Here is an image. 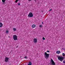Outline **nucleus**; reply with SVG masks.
Here are the masks:
<instances>
[{
    "label": "nucleus",
    "mask_w": 65,
    "mask_h": 65,
    "mask_svg": "<svg viewBox=\"0 0 65 65\" xmlns=\"http://www.w3.org/2000/svg\"><path fill=\"white\" fill-rule=\"evenodd\" d=\"M18 46H17V48H18Z\"/></svg>",
    "instance_id": "27"
},
{
    "label": "nucleus",
    "mask_w": 65,
    "mask_h": 65,
    "mask_svg": "<svg viewBox=\"0 0 65 65\" xmlns=\"http://www.w3.org/2000/svg\"><path fill=\"white\" fill-rule=\"evenodd\" d=\"M24 58H25V59H26V58H27V56H25Z\"/></svg>",
    "instance_id": "20"
},
{
    "label": "nucleus",
    "mask_w": 65,
    "mask_h": 65,
    "mask_svg": "<svg viewBox=\"0 0 65 65\" xmlns=\"http://www.w3.org/2000/svg\"><path fill=\"white\" fill-rule=\"evenodd\" d=\"M62 55H63V56H65V54L64 53H63Z\"/></svg>",
    "instance_id": "16"
},
{
    "label": "nucleus",
    "mask_w": 65,
    "mask_h": 65,
    "mask_svg": "<svg viewBox=\"0 0 65 65\" xmlns=\"http://www.w3.org/2000/svg\"><path fill=\"white\" fill-rule=\"evenodd\" d=\"M13 30H14V31H15L16 30V29L15 28H13Z\"/></svg>",
    "instance_id": "14"
},
{
    "label": "nucleus",
    "mask_w": 65,
    "mask_h": 65,
    "mask_svg": "<svg viewBox=\"0 0 65 65\" xmlns=\"http://www.w3.org/2000/svg\"><path fill=\"white\" fill-rule=\"evenodd\" d=\"M52 9H50L49 10V11H52Z\"/></svg>",
    "instance_id": "17"
},
{
    "label": "nucleus",
    "mask_w": 65,
    "mask_h": 65,
    "mask_svg": "<svg viewBox=\"0 0 65 65\" xmlns=\"http://www.w3.org/2000/svg\"><path fill=\"white\" fill-rule=\"evenodd\" d=\"M33 41L34 43H36V42H37V39L34 38L33 40Z\"/></svg>",
    "instance_id": "7"
},
{
    "label": "nucleus",
    "mask_w": 65,
    "mask_h": 65,
    "mask_svg": "<svg viewBox=\"0 0 65 65\" xmlns=\"http://www.w3.org/2000/svg\"><path fill=\"white\" fill-rule=\"evenodd\" d=\"M42 24H43V22H42Z\"/></svg>",
    "instance_id": "26"
},
{
    "label": "nucleus",
    "mask_w": 65,
    "mask_h": 65,
    "mask_svg": "<svg viewBox=\"0 0 65 65\" xmlns=\"http://www.w3.org/2000/svg\"><path fill=\"white\" fill-rule=\"evenodd\" d=\"M27 65H30L29 64H28Z\"/></svg>",
    "instance_id": "28"
},
{
    "label": "nucleus",
    "mask_w": 65,
    "mask_h": 65,
    "mask_svg": "<svg viewBox=\"0 0 65 65\" xmlns=\"http://www.w3.org/2000/svg\"><path fill=\"white\" fill-rule=\"evenodd\" d=\"M2 1L3 4H5V1H6V0H2Z\"/></svg>",
    "instance_id": "8"
},
{
    "label": "nucleus",
    "mask_w": 65,
    "mask_h": 65,
    "mask_svg": "<svg viewBox=\"0 0 65 65\" xmlns=\"http://www.w3.org/2000/svg\"><path fill=\"white\" fill-rule=\"evenodd\" d=\"M57 57L58 58V60L60 61L61 62H62V61H63V60H64V57L60 56H57Z\"/></svg>",
    "instance_id": "1"
},
{
    "label": "nucleus",
    "mask_w": 65,
    "mask_h": 65,
    "mask_svg": "<svg viewBox=\"0 0 65 65\" xmlns=\"http://www.w3.org/2000/svg\"><path fill=\"white\" fill-rule=\"evenodd\" d=\"M50 51H47L46 52V53H50Z\"/></svg>",
    "instance_id": "22"
},
{
    "label": "nucleus",
    "mask_w": 65,
    "mask_h": 65,
    "mask_svg": "<svg viewBox=\"0 0 65 65\" xmlns=\"http://www.w3.org/2000/svg\"><path fill=\"white\" fill-rule=\"evenodd\" d=\"M16 1H15V2H16V3H17L18 2V1H20V0H16Z\"/></svg>",
    "instance_id": "13"
},
{
    "label": "nucleus",
    "mask_w": 65,
    "mask_h": 65,
    "mask_svg": "<svg viewBox=\"0 0 65 65\" xmlns=\"http://www.w3.org/2000/svg\"><path fill=\"white\" fill-rule=\"evenodd\" d=\"M33 16V13L31 12H30L28 15V17L29 18H31Z\"/></svg>",
    "instance_id": "4"
},
{
    "label": "nucleus",
    "mask_w": 65,
    "mask_h": 65,
    "mask_svg": "<svg viewBox=\"0 0 65 65\" xmlns=\"http://www.w3.org/2000/svg\"><path fill=\"white\" fill-rule=\"evenodd\" d=\"M40 27H42V25H40L39 26Z\"/></svg>",
    "instance_id": "19"
},
{
    "label": "nucleus",
    "mask_w": 65,
    "mask_h": 65,
    "mask_svg": "<svg viewBox=\"0 0 65 65\" xmlns=\"http://www.w3.org/2000/svg\"><path fill=\"white\" fill-rule=\"evenodd\" d=\"M28 64H29V65H32V63H31V62H29Z\"/></svg>",
    "instance_id": "12"
},
{
    "label": "nucleus",
    "mask_w": 65,
    "mask_h": 65,
    "mask_svg": "<svg viewBox=\"0 0 65 65\" xmlns=\"http://www.w3.org/2000/svg\"><path fill=\"white\" fill-rule=\"evenodd\" d=\"M43 40H45V38H44V37H43Z\"/></svg>",
    "instance_id": "21"
},
{
    "label": "nucleus",
    "mask_w": 65,
    "mask_h": 65,
    "mask_svg": "<svg viewBox=\"0 0 65 65\" xmlns=\"http://www.w3.org/2000/svg\"><path fill=\"white\" fill-rule=\"evenodd\" d=\"M63 63H65V61H63Z\"/></svg>",
    "instance_id": "23"
},
{
    "label": "nucleus",
    "mask_w": 65,
    "mask_h": 65,
    "mask_svg": "<svg viewBox=\"0 0 65 65\" xmlns=\"http://www.w3.org/2000/svg\"><path fill=\"white\" fill-rule=\"evenodd\" d=\"M49 56H50V54H48L46 52L44 53V56L45 59H48L49 57Z\"/></svg>",
    "instance_id": "2"
},
{
    "label": "nucleus",
    "mask_w": 65,
    "mask_h": 65,
    "mask_svg": "<svg viewBox=\"0 0 65 65\" xmlns=\"http://www.w3.org/2000/svg\"><path fill=\"white\" fill-rule=\"evenodd\" d=\"M3 26V24H2V23H0V27H2Z\"/></svg>",
    "instance_id": "11"
},
{
    "label": "nucleus",
    "mask_w": 65,
    "mask_h": 65,
    "mask_svg": "<svg viewBox=\"0 0 65 65\" xmlns=\"http://www.w3.org/2000/svg\"><path fill=\"white\" fill-rule=\"evenodd\" d=\"M18 6H20V3H19L18 4Z\"/></svg>",
    "instance_id": "18"
},
{
    "label": "nucleus",
    "mask_w": 65,
    "mask_h": 65,
    "mask_svg": "<svg viewBox=\"0 0 65 65\" xmlns=\"http://www.w3.org/2000/svg\"><path fill=\"white\" fill-rule=\"evenodd\" d=\"M13 37L14 40H17L18 39V36L16 35H13Z\"/></svg>",
    "instance_id": "5"
},
{
    "label": "nucleus",
    "mask_w": 65,
    "mask_h": 65,
    "mask_svg": "<svg viewBox=\"0 0 65 65\" xmlns=\"http://www.w3.org/2000/svg\"><path fill=\"white\" fill-rule=\"evenodd\" d=\"M62 50H65V49L64 48H62Z\"/></svg>",
    "instance_id": "25"
},
{
    "label": "nucleus",
    "mask_w": 65,
    "mask_h": 65,
    "mask_svg": "<svg viewBox=\"0 0 65 65\" xmlns=\"http://www.w3.org/2000/svg\"><path fill=\"white\" fill-rule=\"evenodd\" d=\"M31 27L32 28H35L36 27V25L34 24H33L31 26Z\"/></svg>",
    "instance_id": "9"
},
{
    "label": "nucleus",
    "mask_w": 65,
    "mask_h": 65,
    "mask_svg": "<svg viewBox=\"0 0 65 65\" xmlns=\"http://www.w3.org/2000/svg\"><path fill=\"white\" fill-rule=\"evenodd\" d=\"M56 54H59L60 53V51H58L56 52Z\"/></svg>",
    "instance_id": "10"
},
{
    "label": "nucleus",
    "mask_w": 65,
    "mask_h": 65,
    "mask_svg": "<svg viewBox=\"0 0 65 65\" xmlns=\"http://www.w3.org/2000/svg\"><path fill=\"white\" fill-rule=\"evenodd\" d=\"M5 62L6 63L9 62V58L7 57H6L5 58Z\"/></svg>",
    "instance_id": "6"
},
{
    "label": "nucleus",
    "mask_w": 65,
    "mask_h": 65,
    "mask_svg": "<svg viewBox=\"0 0 65 65\" xmlns=\"http://www.w3.org/2000/svg\"><path fill=\"white\" fill-rule=\"evenodd\" d=\"M8 32H8V30H7L6 31V33L7 34Z\"/></svg>",
    "instance_id": "15"
},
{
    "label": "nucleus",
    "mask_w": 65,
    "mask_h": 65,
    "mask_svg": "<svg viewBox=\"0 0 65 65\" xmlns=\"http://www.w3.org/2000/svg\"><path fill=\"white\" fill-rule=\"evenodd\" d=\"M50 63L51 65H56L55 63L53 60V59H51L50 60Z\"/></svg>",
    "instance_id": "3"
},
{
    "label": "nucleus",
    "mask_w": 65,
    "mask_h": 65,
    "mask_svg": "<svg viewBox=\"0 0 65 65\" xmlns=\"http://www.w3.org/2000/svg\"><path fill=\"white\" fill-rule=\"evenodd\" d=\"M28 1H29V2H30V1H32V0H28Z\"/></svg>",
    "instance_id": "24"
}]
</instances>
